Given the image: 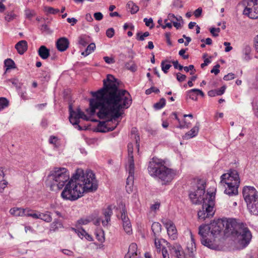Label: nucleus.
Returning a JSON list of instances; mask_svg holds the SVG:
<instances>
[{"mask_svg":"<svg viewBox=\"0 0 258 258\" xmlns=\"http://www.w3.org/2000/svg\"><path fill=\"white\" fill-rule=\"evenodd\" d=\"M69 179L70 175L69 172L68 171L65 173L62 174L61 176L57 179V180L53 182L52 184L53 185L56 184L59 189H61L64 186L66 183L68 181H69Z\"/></svg>","mask_w":258,"mask_h":258,"instance_id":"nucleus-15","label":"nucleus"},{"mask_svg":"<svg viewBox=\"0 0 258 258\" xmlns=\"http://www.w3.org/2000/svg\"><path fill=\"white\" fill-rule=\"evenodd\" d=\"M229 221L219 219L217 220H214L211 222L209 225L210 232L213 237L215 238L217 235L220 234L224 227L226 229V222Z\"/></svg>","mask_w":258,"mask_h":258,"instance_id":"nucleus-8","label":"nucleus"},{"mask_svg":"<svg viewBox=\"0 0 258 258\" xmlns=\"http://www.w3.org/2000/svg\"><path fill=\"white\" fill-rule=\"evenodd\" d=\"M137 245L135 243H131L129 246L127 253L124 256V258H132L137 256Z\"/></svg>","mask_w":258,"mask_h":258,"instance_id":"nucleus-23","label":"nucleus"},{"mask_svg":"<svg viewBox=\"0 0 258 258\" xmlns=\"http://www.w3.org/2000/svg\"><path fill=\"white\" fill-rule=\"evenodd\" d=\"M171 62L172 63L175 69H178L179 71H182L183 69V67L182 65L179 64L177 60H173L171 61Z\"/></svg>","mask_w":258,"mask_h":258,"instance_id":"nucleus-54","label":"nucleus"},{"mask_svg":"<svg viewBox=\"0 0 258 258\" xmlns=\"http://www.w3.org/2000/svg\"><path fill=\"white\" fill-rule=\"evenodd\" d=\"M104 61L108 64H111L115 62V60L113 57H110L108 56H104L103 57Z\"/></svg>","mask_w":258,"mask_h":258,"instance_id":"nucleus-60","label":"nucleus"},{"mask_svg":"<svg viewBox=\"0 0 258 258\" xmlns=\"http://www.w3.org/2000/svg\"><path fill=\"white\" fill-rule=\"evenodd\" d=\"M169 247L171 252L177 258H185L184 253L180 244L175 243L172 245H170Z\"/></svg>","mask_w":258,"mask_h":258,"instance_id":"nucleus-13","label":"nucleus"},{"mask_svg":"<svg viewBox=\"0 0 258 258\" xmlns=\"http://www.w3.org/2000/svg\"><path fill=\"white\" fill-rule=\"evenodd\" d=\"M74 112L72 111H70V115H69V120L73 125H78L80 122V120L78 117H72V115Z\"/></svg>","mask_w":258,"mask_h":258,"instance_id":"nucleus-46","label":"nucleus"},{"mask_svg":"<svg viewBox=\"0 0 258 258\" xmlns=\"http://www.w3.org/2000/svg\"><path fill=\"white\" fill-rule=\"evenodd\" d=\"M220 67L219 64H216L213 68L211 70V73H214L216 75L219 73L220 70L219 68Z\"/></svg>","mask_w":258,"mask_h":258,"instance_id":"nucleus-59","label":"nucleus"},{"mask_svg":"<svg viewBox=\"0 0 258 258\" xmlns=\"http://www.w3.org/2000/svg\"><path fill=\"white\" fill-rule=\"evenodd\" d=\"M78 43L83 47L86 46L91 41L89 36L87 35H82L79 37Z\"/></svg>","mask_w":258,"mask_h":258,"instance_id":"nucleus-28","label":"nucleus"},{"mask_svg":"<svg viewBox=\"0 0 258 258\" xmlns=\"http://www.w3.org/2000/svg\"><path fill=\"white\" fill-rule=\"evenodd\" d=\"M226 229L231 231L237 242L242 247H245L249 243L252 234L249 229L243 223H237L234 219H229L226 222Z\"/></svg>","mask_w":258,"mask_h":258,"instance_id":"nucleus-4","label":"nucleus"},{"mask_svg":"<svg viewBox=\"0 0 258 258\" xmlns=\"http://www.w3.org/2000/svg\"><path fill=\"white\" fill-rule=\"evenodd\" d=\"M242 195L246 203L258 198V191L253 186H245L243 188Z\"/></svg>","mask_w":258,"mask_h":258,"instance_id":"nucleus-10","label":"nucleus"},{"mask_svg":"<svg viewBox=\"0 0 258 258\" xmlns=\"http://www.w3.org/2000/svg\"><path fill=\"white\" fill-rule=\"evenodd\" d=\"M154 237H158L162 230L161 225L158 222H154L151 227Z\"/></svg>","mask_w":258,"mask_h":258,"instance_id":"nucleus-27","label":"nucleus"},{"mask_svg":"<svg viewBox=\"0 0 258 258\" xmlns=\"http://www.w3.org/2000/svg\"><path fill=\"white\" fill-rule=\"evenodd\" d=\"M39 56L43 59H47L50 56V50L44 45H41L38 50Z\"/></svg>","mask_w":258,"mask_h":258,"instance_id":"nucleus-25","label":"nucleus"},{"mask_svg":"<svg viewBox=\"0 0 258 258\" xmlns=\"http://www.w3.org/2000/svg\"><path fill=\"white\" fill-rule=\"evenodd\" d=\"M166 104V100L164 98L160 99L159 101L154 104V108L156 110H159L165 106Z\"/></svg>","mask_w":258,"mask_h":258,"instance_id":"nucleus-39","label":"nucleus"},{"mask_svg":"<svg viewBox=\"0 0 258 258\" xmlns=\"http://www.w3.org/2000/svg\"><path fill=\"white\" fill-rule=\"evenodd\" d=\"M143 21L145 23L147 27H149L150 29H152L154 27L153 21L152 18L147 19V18H145L144 19Z\"/></svg>","mask_w":258,"mask_h":258,"instance_id":"nucleus-48","label":"nucleus"},{"mask_svg":"<svg viewBox=\"0 0 258 258\" xmlns=\"http://www.w3.org/2000/svg\"><path fill=\"white\" fill-rule=\"evenodd\" d=\"M97 188L98 182L92 171L84 172L78 168L66 184L61 196L64 200L74 201L82 197L84 192H93Z\"/></svg>","mask_w":258,"mask_h":258,"instance_id":"nucleus-2","label":"nucleus"},{"mask_svg":"<svg viewBox=\"0 0 258 258\" xmlns=\"http://www.w3.org/2000/svg\"><path fill=\"white\" fill-rule=\"evenodd\" d=\"M209 232H210V230L208 225H202L200 226L199 228V234L201 236V243L209 248L215 249L218 247V245L215 243V239L212 240L207 238Z\"/></svg>","mask_w":258,"mask_h":258,"instance_id":"nucleus-6","label":"nucleus"},{"mask_svg":"<svg viewBox=\"0 0 258 258\" xmlns=\"http://www.w3.org/2000/svg\"><path fill=\"white\" fill-rule=\"evenodd\" d=\"M40 30L42 32H46L47 34H49L51 33V31L49 28L46 24H43L40 27Z\"/></svg>","mask_w":258,"mask_h":258,"instance_id":"nucleus-57","label":"nucleus"},{"mask_svg":"<svg viewBox=\"0 0 258 258\" xmlns=\"http://www.w3.org/2000/svg\"><path fill=\"white\" fill-rule=\"evenodd\" d=\"M42 81L44 82H48L50 78V73L49 71H43L41 74Z\"/></svg>","mask_w":258,"mask_h":258,"instance_id":"nucleus-45","label":"nucleus"},{"mask_svg":"<svg viewBox=\"0 0 258 258\" xmlns=\"http://www.w3.org/2000/svg\"><path fill=\"white\" fill-rule=\"evenodd\" d=\"M4 168H0V193L4 191V189L7 186L8 182L5 179V173L4 171Z\"/></svg>","mask_w":258,"mask_h":258,"instance_id":"nucleus-26","label":"nucleus"},{"mask_svg":"<svg viewBox=\"0 0 258 258\" xmlns=\"http://www.w3.org/2000/svg\"><path fill=\"white\" fill-rule=\"evenodd\" d=\"M161 221L165 226L166 229L174 225L173 222L171 220L167 219H162Z\"/></svg>","mask_w":258,"mask_h":258,"instance_id":"nucleus-49","label":"nucleus"},{"mask_svg":"<svg viewBox=\"0 0 258 258\" xmlns=\"http://www.w3.org/2000/svg\"><path fill=\"white\" fill-rule=\"evenodd\" d=\"M170 61L167 60L165 59L164 60H162L161 63V67L162 71L165 73L166 74L168 72V70L171 67V65L170 64H165V62H169Z\"/></svg>","mask_w":258,"mask_h":258,"instance_id":"nucleus-42","label":"nucleus"},{"mask_svg":"<svg viewBox=\"0 0 258 258\" xmlns=\"http://www.w3.org/2000/svg\"><path fill=\"white\" fill-rule=\"evenodd\" d=\"M120 208H121V219L123 223H125V222H130V220L128 217L127 216V211L125 209V205L123 203H121L120 206Z\"/></svg>","mask_w":258,"mask_h":258,"instance_id":"nucleus-29","label":"nucleus"},{"mask_svg":"<svg viewBox=\"0 0 258 258\" xmlns=\"http://www.w3.org/2000/svg\"><path fill=\"white\" fill-rule=\"evenodd\" d=\"M48 213L49 212H47L46 213H42L39 212V219L42 220L46 222H51L52 220V217Z\"/></svg>","mask_w":258,"mask_h":258,"instance_id":"nucleus-36","label":"nucleus"},{"mask_svg":"<svg viewBox=\"0 0 258 258\" xmlns=\"http://www.w3.org/2000/svg\"><path fill=\"white\" fill-rule=\"evenodd\" d=\"M126 6L128 9H130V11L132 14L137 13L139 10V7L132 1L128 2Z\"/></svg>","mask_w":258,"mask_h":258,"instance_id":"nucleus-31","label":"nucleus"},{"mask_svg":"<svg viewBox=\"0 0 258 258\" xmlns=\"http://www.w3.org/2000/svg\"><path fill=\"white\" fill-rule=\"evenodd\" d=\"M205 186L204 184H202L201 186H199L197 188L196 191H189V198L193 204L200 205L201 204L202 201L206 199V195H205Z\"/></svg>","mask_w":258,"mask_h":258,"instance_id":"nucleus-7","label":"nucleus"},{"mask_svg":"<svg viewBox=\"0 0 258 258\" xmlns=\"http://www.w3.org/2000/svg\"><path fill=\"white\" fill-rule=\"evenodd\" d=\"M145 36L142 32H139L136 34V39L138 41H143L145 40Z\"/></svg>","mask_w":258,"mask_h":258,"instance_id":"nucleus-58","label":"nucleus"},{"mask_svg":"<svg viewBox=\"0 0 258 258\" xmlns=\"http://www.w3.org/2000/svg\"><path fill=\"white\" fill-rule=\"evenodd\" d=\"M15 16V15L12 13H8L6 15L5 19L6 21L10 22L14 18Z\"/></svg>","mask_w":258,"mask_h":258,"instance_id":"nucleus-64","label":"nucleus"},{"mask_svg":"<svg viewBox=\"0 0 258 258\" xmlns=\"http://www.w3.org/2000/svg\"><path fill=\"white\" fill-rule=\"evenodd\" d=\"M128 151V166L131 168V172L133 171V169L134 164V156H133V144L130 143L127 145Z\"/></svg>","mask_w":258,"mask_h":258,"instance_id":"nucleus-20","label":"nucleus"},{"mask_svg":"<svg viewBox=\"0 0 258 258\" xmlns=\"http://www.w3.org/2000/svg\"><path fill=\"white\" fill-rule=\"evenodd\" d=\"M94 18L97 21H100L103 19V16L101 12H96L94 14Z\"/></svg>","mask_w":258,"mask_h":258,"instance_id":"nucleus-61","label":"nucleus"},{"mask_svg":"<svg viewBox=\"0 0 258 258\" xmlns=\"http://www.w3.org/2000/svg\"><path fill=\"white\" fill-rule=\"evenodd\" d=\"M11 215L15 216H24V209L21 208H14L10 210Z\"/></svg>","mask_w":258,"mask_h":258,"instance_id":"nucleus-33","label":"nucleus"},{"mask_svg":"<svg viewBox=\"0 0 258 258\" xmlns=\"http://www.w3.org/2000/svg\"><path fill=\"white\" fill-rule=\"evenodd\" d=\"M125 68L132 72H135L137 70V66L132 60L126 62L125 64Z\"/></svg>","mask_w":258,"mask_h":258,"instance_id":"nucleus-38","label":"nucleus"},{"mask_svg":"<svg viewBox=\"0 0 258 258\" xmlns=\"http://www.w3.org/2000/svg\"><path fill=\"white\" fill-rule=\"evenodd\" d=\"M250 2L253 3V8L246 7L243 11V14L247 16L249 18L256 19L258 18V3L257 0H251Z\"/></svg>","mask_w":258,"mask_h":258,"instance_id":"nucleus-11","label":"nucleus"},{"mask_svg":"<svg viewBox=\"0 0 258 258\" xmlns=\"http://www.w3.org/2000/svg\"><path fill=\"white\" fill-rule=\"evenodd\" d=\"M92 220V219L89 217L83 218L78 220L77 223L80 225H86L90 223Z\"/></svg>","mask_w":258,"mask_h":258,"instance_id":"nucleus-47","label":"nucleus"},{"mask_svg":"<svg viewBox=\"0 0 258 258\" xmlns=\"http://www.w3.org/2000/svg\"><path fill=\"white\" fill-rule=\"evenodd\" d=\"M120 82L113 75L108 74L103 81V87L91 92L95 98L90 99V107L86 112L92 116L98 109L97 115L100 119L108 118V122L116 120L122 114L121 111L128 108L132 103L130 93L119 88Z\"/></svg>","mask_w":258,"mask_h":258,"instance_id":"nucleus-1","label":"nucleus"},{"mask_svg":"<svg viewBox=\"0 0 258 258\" xmlns=\"http://www.w3.org/2000/svg\"><path fill=\"white\" fill-rule=\"evenodd\" d=\"M9 105V100L5 97H0V111L7 107Z\"/></svg>","mask_w":258,"mask_h":258,"instance_id":"nucleus-44","label":"nucleus"},{"mask_svg":"<svg viewBox=\"0 0 258 258\" xmlns=\"http://www.w3.org/2000/svg\"><path fill=\"white\" fill-rule=\"evenodd\" d=\"M198 93H197L196 89H192L186 92V97H189L190 99L197 101Z\"/></svg>","mask_w":258,"mask_h":258,"instance_id":"nucleus-35","label":"nucleus"},{"mask_svg":"<svg viewBox=\"0 0 258 258\" xmlns=\"http://www.w3.org/2000/svg\"><path fill=\"white\" fill-rule=\"evenodd\" d=\"M214 193L207 194L206 199L202 201V209L200 210L198 213L199 219L205 220L206 218L213 216L214 214L213 208L214 206Z\"/></svg>","mask_w":258,"mask_h":258,"instance_id":"nucleus-5","label":"nucleus"},{"mask_svg":"<svg viewBox=\"0 0 258 258\" xmlns=\"http://www.w3.org/2000/svg\"><path fill=\"white\" fill-rule=\"evenodd\" d=\"M167 231L168 235L169 236H172L173 239L176 237L177 230L174 225L169 228H167Z\"/></svg>","mask_w":258,"mask_h":258,"instance_id":"nucleus-40","label":"nucleus"},{"mask_svg":"<svg viewBox=\"0 0 258 258\" xmlns=\"http://www.w3.org/2000/svg\"><path fill=\"white\" fill-rule=\"evenodd\" d=\"M112 210L111 206L109 205L107 208L103 210V214L105 217V220H102V223L103 226H106L107 223L110 221V217L112 215Z\"/></svg>","mask_w":258,"mask_h":258,"instance_id":"nucleus-22","label":"nucleus"},{"mask_svg":"<svg viewBox=\"0 0 258 258\" xmlns=\"http://www.w3.org/2000/svg\"><path fill=\"white\" fill-rule=\"evenodd\" d=\"M235 78V75L233 73H229L225 75L223 79L226 81H229Z\"/></svg>","mask_w":258,"mask_h":258,"instance_id":"nucleus-63","label":"nucleus"},{"mask_svg":"<svg viewBox=\"0 0 258 258\" xmlns=\"http://www.w3.org/2000/svg\"><path fill=\"white\" fill-rule=\"evenodd\" d=\"M122 226L124 231L128 234H130L132 232V228L131 222H125L122 223Z\"/></svg>","mask_w":258,"mask_h":258,"instance_id":"nucleus-43","label":"nucleus"},{"mask_svg":"<svg viewBox=\"0 0 258 258\" xmlns=\"http://www.w3.org/2000/svg\"><path fill=\"white\" fill-rule=\"evenodd\" d=\"M228 181L233 182L236 186H239L240 178L238 172L236 170L230 169L227 173H224L221 176V183H226Z\"/></svg>","mask_w":258,"mask_h":258,"instance_id":"nucleus-9","label":"nucleus"},{"mask_svg":"<svg viewBox=\"0 0 258 258\" xmlns=\"http://www.w3.org/2000/svg\"><path fill=\"white\" fill-rule=\"evenodd\" d=\"M114 30L113 28L108 29L106 31V35L108 38H112L114 35Z\"/></svg>","mask_w":258,"mask_h":258,"instance_id":"nucleus-53","label":"nucleus"},{"mask_svg":"<svg viewBox=\"0 0 258 258\" xmlns=\"http://www.w3.org/2000/svg\"><path fill=\"white\" fill-rule=\"evenodd\" d=\"M39 211H35V212L33 213V214H28L27 217H31L34 219H39Z\"/></svg>","mask_w":258,"mask_h":258,"instance_id":"nucleus-62","label":"nucleus"},{"mask_svg":"<svg viewBox=\"0 0 258 258\" xmlns=\"http://www.w3.org/2000/svg\"><path fill=\"white\" fill-rule=\"evenodd\" d=\"M251 47L249 45H245L242 50L243 54L245 55L244 59L249 60L251 59L250 54L251 52Z\"/></svg>","mask_w":258,"mask_h":258,"instance_id":"nucleus-37","label":"nucleus"},{"mask_svg":"<svg viewBox=\"0 0 258 258\" xmlns=\"http://www.w3.org/2000/svg\"><path fill=\"white\" fill-rule=\"evenodd\" d=\"M249 212L255 216H258V198L246 203Z\"/></svg>","mask_w":258,"mask_h":258,"instance_id":"nucleus-17","label":"nucleus"},{"mask_svg":"<svg viewBox=\"0 0 258 258\" xmlns=\"http://www.w3.org/2000/svg\"><path fill=\"white\" fill-rule=\"evenodd\" d=\"M35 15L34 11L26 10L25 11V15L27 19L31 20Z\"/></svg>","mask_w":258,"mask_h":258,"instance_id":"nucleus-52","label":"nucleus"},{"mask_svg":"<svg viewBox=\"0 0 258 258\" xmlns=\"http://www.w3.org/2000/svg\"><path fill=\"white\" fill-rule=\"evenodd\" d=\"M44 11L46 13L47 15L49 14H56L59 12V9L49 7H44Z\"/></svg>","mask_w":258,"mask_h":258,"instance_id":"nucleus-41","label":"nucleus"},{"mask_svg":"<svg viewBox=\"0 0 258 258\" xmlns=\"http://www.w3.org/2000/svg\"><path fill=\"white\" fill-rule=\"evenodd\" d=\"M172 6L176 9L182 8L183 7L182 2L181 0H174Z\"/></svg>","mask_w":258,"mask_h":258,"instance_id":"nucleus-51","label":"nucleus"},{"mask_svg":"<svg viewBox=\"0 0 258 258\" xmlns=\"http://www.w3.org/2000/svg\"><path fill=\"white\" fill-rule=\"evenodd\" d=\"M18 53L23 54L28 49V43L26 40H21L16 43L15 46Z\"/></svg>","mask_w":258,"mask_h":258,"instance_id":"nucleus-21","label":"nucleus"},{"mask_svg":"<svg viewBox=\"0 0 258 258\" xmlns=\"http://www.w3.org/2000/svg\"><path fill=\"white\" fill-rule=\"evenodd\" d=\"M128 173L129 176L126 179V189L127 192L128 193H130L133 191V188H132L133 182H134V170H135V165H134L133 171L131 172V168L128 166Z\"/></svg>","mask_w":258,"mask_h":258,"instance_id":"nucleus-19","label":"nucleus"},{"mask_svg":"<svg viewBox=\"0 0 258 258\" xmlns=\"http://www.w3.org/2000/svg\"><path fill=\"white\" fill-rule=\"evenodd\" d=\"M160 92L159 89L157 88H156L154 86H152L150 88L146 90L145 93L147 95H149L152 92H154L155 93H158Z\"/></svg>","mask_w":258,"mask_h":258,"instance_id":"nucleus-50","label":"nucleus"},{"mask_svg":"<svg viewBox=\"0 0 258 258\" xmlns=\"http://www.w3.org/2000/svg\"><path fill=\"white\" fill-rule=\"evenodd\" d=\"M62 227V224L58 219H54L50 227V231H55L59 228Z\"/></svg>","mask_w":258,"mask_h":258,"instance_id":"nucleus-30","label":"nucleus"},{"mask_svg":"<svg viewBox=\"0 0 258 258\" xmlns=\"http://www.w3.org/2000/svg\"><path fill=\"white\" fill-rule=\"evenodd\" d=\"M165 162L157 158H153L149 162L148 170L152 176H156L162 181V185L170 182L176 174V171L165 166Z\"/></svg>","mask_w":258,"mask_h":258,"instance_id":"nucleus-3","label":"nucleus"},{"mask_svg":"<svg viewBox=\"0 0 258 258\" xmlns=\"http://www.w3.org/2000/svg\"><path fill=\"white\" fill-rule=\"evenodd\" d=\"M70 44L69 39L66 37L59 38L56 42V46L58 50L63 52L66 50Z\"/></svg>","mask_w":258,"mask_h":258,"instance_id":"nucleus-14","label":"nucleus"},{"mask_svg":"<svg viewBox=\"0 0 258 258\" xmlns=\"http://www.w3.org/2000/svg\"><path fill=\"white\" fill-rule=\"evenodd\" d=\"M95 48V44L94 43H91L88 45L85 51L82 52L81 54L84 56H86L94 51Z\"/></svg>","mask_w":258,"mask_h":258,"instance_id":"nucleus-32","label":"nucleus"},{"mask_svg":"<svg viewBox=\"0 0 258 258\" xmlns=\"http://www.w3.org/2000/svg\"><path fill=\"white\" fill-rule=\"evenodd\" d=\"M186 78V76L185 75L181 74L180 73H178L176 74V79L178 81L181 82L184 81Z\"/></svg>","mask_w":258,"mask_h":258,"instance_id":"nucleus-56","label":"nucleus"},{"mask_svg":"<svg viewBox=\"0 0 258 258\" xmlns=\"http://www.w3.org/2000/svg\"><path fill=\"white\" fill-rule=\"evenodd\" d=\"M226 184L227 185V187H226L224 190L225 194L229 196H236L238 195V188L239 186L235 185L231 181H228V182H226Z\"/></svg>","mask_w":258,"mask_h":258,"instance_id":"nucleus-16","label":"nucleus"},{"mask_svg":"<svg viewBox=\"0 0 258 258\" xmlns=\"http://www.w3.org/2000/svg\"><path fill=\"white\" fill-rule=\"evenodd\" d=\"M118 123H116L115 125L114 126L109 127L108 126L106 123V121H99L97 125V132L100 133H107L109 132H111L113 131L117 125H118Z\"/></svg>","mask_w":258,"mask_h":258,"instance_id":"nucleus-18","label":"nucleus"},{"mask_svg":"<svg viewBox=\"0 0 258 258\" xmlns=\"http://www.w3.org/2000/svg\"><path fill=\"white\" fill-rule=\"evenodd\" d=\"M68 170L63 167H54L49 174L48 177L50 179H52L53 182L57 180L62 174L65 173Z\"/></svg>","mask_w":258,"mask_h":258,"instance_id":"nucleus-12","label":"nucleus"},{"mask_svg":"<svg viewBox=\"0 0 258 258\" xmlns=\"http://www.w3.org/2000/svg\"><path fill=\"white\" fill-rule=\"evenodd\" d=\"M5 66L6 67V72L10 69L16 68L15 62L11 58H7L4 61Z\"/></svg>","mask_w":258,"mask_h":258,"instance_id":"nucleus-34","label":"nucleus"},{"mask_svg":"<svg viewBox=\"0 0 258 258\" xmlns=\"http://www.w3.org/2000/svg\"><path fill=\"white\" fill-rule=\"evenodd\" d=\"M199 123L197 122L193 128L185 134V135L183 137V139H189L196 137L199 132Z\"/></svg>","mask_w":258,"mask_h":258,"instance_id":"nucleus-24","label":"nucleus"},{"mask_svg":"<svg viewBox=\"0 0 258 258\" xmlns=\"http://www.w3.org/2000/svg\"><path fill=\"white\" fill-rule=\"evenodd\" d=\"M187 50V48L185 49H181L179 51V55L181 56L184 59H186L188 58L189 55L188 54L185 55L184 53H185L186 51Z\"/></svg>","mask_w":258,"mask_h":258,"instance_id":"nucleus-55","label":"nucleus"}]
</instances>
